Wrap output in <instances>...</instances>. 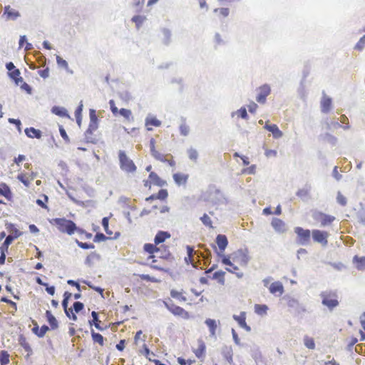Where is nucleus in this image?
I'll use <instances>...</instances> for the list:
<instances>
[{
  "mask_svg": "<svg viewBox=\"0 0 365 365\" xmlns=\"http://www.w3.org/2000/svg\"><path fill=\"white\" fill-rule=\"evenodd\" d=\"M55 225L61 232L73 235L76 230V225L71 220L63 218H54L51 222Z\"/></svg>",
  "mask_w": 365,
  "mask_h": 365,
  "instance_id": "1",
  "label": "nucleus"
},
{
  "mask_svg": "<svg viewBox=\"0 0 365 365\" xmlns=\"http://www.w3.org/2000/svg\"><path fill=\"white\" fill-rule=\"evenodd\" d=\"M118 158L120 162V168L126 173H134L136 171V166L133 161L130 159L125 151L119 150Z\"/></svg>",
  "mask_w": 365,
  "mask_h": 365,
  "instance_id": "2",
  "label": "nucleus"
},
{
  "mask_svg": "<svg viewBox=\"0 0 365 365\" xmlns=\"http://www.w3.org/2000/svg\"><path fill=\"white\" fill-rule=\"evenodd\" d=\"M322 298V303L323 305L327 307L329 310L339 305V301L336 299V294L332 291H324L320 294Z\"/></svg>",
  "mask_w": 365,
  "mask_h": 365,
  "instance_id": "3",
  "label": "nucleus"
},
{
  "mask_svg": "<svg viewBox=\"0 0 365 365\" xmlns=\"http://www.w3.org/2000/svg\"><path fill=\"white\" fill-rule=\"evenodd\" d=\"M232 259L242 267H246L250 259L247 249H239L232 254Z\"/></svg>",
  "mask_w": 365,
  "mask_h": 365,
  "instance_id": "4",
  "label": "nucleus"
},
{
  "mask_svg": "<svg viewBox=\"0 0 365 365\" xmlns=\"http://www.w3.org/2000/svg\"><path fill=\"white\" fill-rule=\"evenodd\" d=\"M294 232L297 235V243L299 245H307L310 242L311 232L309 230L303 229L301 227H296Z\"/></svg>",
  "mask_w": 365,
  "mask_h": 365,
  "instance_id": "5",
  "label": "nucleus"
},
{
  "mask_svg": "<svg viewBox=\"0 0 365 365\" xmlns=\"http://www.w3.org/2000/svg\"><path fill=\"white\" fill-rule=\"evenodd\" d=\"M165 307L174 315L187 318L188 313L183 308L175 305L171 300L164 302Z\"/></svg>",
  "mask_w": 365,
  "mask_h": 365,
  "instance_id": "6",
  "label": "nucleus"
},
{
  "mask_svg": "<svg viewBox=\"0 0 365 365\" xmlns=\"http://www.w3.org/2000/svg\"><path fill=\"white\" fill-rule=\"evenodd\" d=\"M271 93V88L269 85L265 83L257 89V94L256 96V101L261 104H264L267 101V97Z\"/></svg>",
  "mask_w": 365,
  "mask_h": 365,
  "instance_id": "7",
  "label": "nucleus"
},
{
  "mask_svg": "<svg viewBox=\"0 0 365 365\" xmlns=\"http://www.w3.org/2000/svg\"><path fill=\"white\" fill-rule=\"evenodd\" d=\"M312 234L314 242L322 244V246L327 245V237L329 235L327 232L319 230H313Z\"/></svg>",
  "mask_w": 365,
  "mask_h": 365,
  "instance_id": "8",
  "label": "nucleus"
},
{
  "mask_svg": "<svg viewBox=\"0 0 365 365\" xmlns=\"http://www.w3.org/2000/svg\"><path fill=\"white\" fill-rule=\"evenodd\" d=\"M283 299L287 301V306L293 309L297 313L305 312V308L300 304L299 301L290 296H284Z\"/></svg>",
  "mask_w": 365,
  "mask_h": 365,
  "instance_id": "9",
  "label": "nucleus"
},
{
  "mask_svg": "<svg viewBox=\"0 0 365 365\" xmlns=\"http://www.w3.org/2000/svg\"><path fill=\"white\" fill-rule=\"evenodd\" d=\"M160 31L161 34L160 41L162 44L165 46H170L173 41L171 29L166 27H162L160 28Z\"/></svg>",
  "mask_w": 365,
  "mask_h": 365,
  "instance_id": "10",
  "label": "nucleus"
},
{
  "mask_svg": "<svg viewBox=\"0 0 365 365\" xmlns=\"http://www.w3.org/2000/svg\"><path fill=\"white\" fill-rule=\"evenodd\" d=\"M322 98L321 100V110L324 113H327L331 110L332 100L330 97L327 96L324 91L322 92Z\"/></svg>",
  "mask_w": 365,
  "mask_h": 365,
  "instance_id": "11",
  "label": "nucleus"
},
{
  "mask_svg": "<svg viewBox=\"0 0 365 365\" xmlns=\"http://www.w3.org/2000/svg\"><path fill=\"white\" fill-rule=\"evenodd\" d=\"M271 225L276 232L284 233L287 230L286 224L279 218L274 217L272 220Z\"/></svg>",
  "mask_w": 365,
  "mask_h": 365,
  "instance_id": "12",
  "label": "nucleus"
},
{
  "mask_svg": "<svg viewBox=\"0 0 365 365\" xmlns=\"http://www.w3.org/2000/svg\"><path fill=\"white\" fill-rule=\"evenodd\" d=\"M312 186L309 184H306L302 188L298 190L296 195L303 201H307L310 199V191Z\"/></svg>",
  "mask_w": 365,
  "mask_h": 365,
  "instance_id": "13",
  "label": "nucleus"
},
{
  "mask_svg": "<svg viewBox=\"0 0 365 365\" xmlns=\"http://www.w3.org/2000/svg\"><path fill=\"white\" fill-rule=\"evenodd\" d=\"M233 319L238 323L241 328L245 329L247 331H251V327L246 323V314L245 312H242L240 315H233Z\"/></svg>",
  "mask_w": 365,
  "mask_h": 365,
  "instance_id": "14",
  "label": "nucleus"
},
{
  "mask_svg": "<svg viewBox=\"0 0 365 365\" xmlns=\"http://www.w3.org/2000/svg\"><path fill=\"white\" fill-rule=\"evenodd\" d=\"M157 245H153L151 243H146L144 245L143 249L144 250L150 254L148 257V259H152V262L155 263L156 260L155 259V256L153 255L154 253H157L160 252V248L156 247Z\"/></svg>",
  "mask_w": 365,
  "mask_h": 365,
  "instance_id": "15",
  "label": "nucleus"
},
{
  "mask_svg": "<svg viewBox=\"0 0 365 365\" xmlns=\"http://www.w3.org/2000/svg\"><path fill=\"white\" fill-rule=\"evenodd\" d=\"M264 128L268 131L271 132L273 135V138L275 139L280 138L283 135V133L279 129L278 126L275 124L266 123Z\"/></svg>",
  "mask_w": 365,
  "mask_h": 365,
  "instance_id": "16",
  "label": "nucleus"
},
{
  "mask_svg": "<svg viewBox=\"0 0 365 365\" xmlns=\"http://www.w3.org/2000/svg\"><path fill=\"white\" fill-rule=\"evenodd\" d=\"M314 218L321 221L322 226L328 225L335 220L334 217L322 212L317 214V216H315Z\"/></svg>",
  "mask_w": 365,
  "mask_h": 365,
  "instance_id": "17",
  "label": "nucleus"
},
{
  "mask_svg": "<svg viewBox=\"0 0 365 365\" xmlns=\"http://www.w3.org/2000/svg\"><path fill=\"white\" fill-rule=\"evenodd\" d=\"M269 290L270 293L273 294H277L278 293V295L280 296L284 292V287L282 282L277 281L270 284Z\"/></svg>",
  "mask_w": 365,
  "mask_h": 365,
  "instance_id": "18",
  "label": "nucleus"
},
{
  "mask_svg": "<svg viewBox=\"0 0 365 365\" xmlns=\"http://www.w3.org/2000/svg\"><path fill=\"white\" fill-rule=\"evenodd\" d=\"M218 248L221 252H224L228 245V240L225 235H217L215 239Z\"/></svg>",
  "mask_w": 365,
  "mask_h": 365,
  "instance_id": "19",
  "label": "nucleus"
},
{
  "mask_svg": "<svg viewBox=\"0 0 365 365\" xmlns=\"http://www.w3.org/2000/svg\"><path fill=\"white\" fill-rule=\"evenodd\" d=\"M120 236V232H117L115 233L113 237H107L102 232H97L93 238L94 242H101L107 240H116Z\"/></svg>",
  "mask_w": 365,
  "mask_h": 365,
  "instance_id": "20",
  "label": "nucleus"
},
{
  "mask_svg": "<svg viewBox=\"0 0 365 365\" xmlns=\"http://www.w3.org/2000/svg\"><path fill=\"white\" fill-rule=\"evenodd\" d=\"M170 237V234L167 231H158L154 238L155 245L164 242L167 239Z\"/></svg>",
  "mask_w": 365,
  "mask_h": 365,
  "instance_id": "21",
  "label": "nucleus"
},
{
  "mask_svg": "<svg viewBox=\"0 0 365 365\" xmlns=\"http://www.w3.org/2000/svg\"><path fill=\"white\" fill-rule=\"evenodd\" d=\"M51 111L52 113L58 116L70 118V115L67 110L63 107L55 106L52 107Z\"/></svg>",
  "mask_w": 365,
  "mask_h": 365,
  "instance_id": "22",
  "label": "nucleus"
},
{
  "mask_svg": "<svg viewBox=\"0 0 365 365\" xmlns=\"http://www.w3.org/2000/svg\"><path fill=\"white\" fill-rule=\"evenodd\" d=\"M26 135L31 138L40 139L42 136V133L40 130L36 129L33 127L26 128L24 130Z\"/></svg>",
  "mask_w": 365,
  "mask_h": 365,
  "instance_id": "23",
  "label": "nucleus"
},
{
  "mask_svg": "<svg viewBox=\"0 0 365 365\" xmlns=\"http://www.w3.org/2000/svg\"><path fill=\"white\" fill-rule=\"evenodd\" d=\"M160 125L161 121L150 114L145 118V126L147 127V130L149 131L152 130V128L148 127L149 125L159 127Z\"/></svg>",
  "mask_w": 365,
  "mask_h": 365,
  "instance_id": "24",
  "label": "nucleus"
},
{
  "mask_svg": "<svg viewBox=\"0 0 365 365\" xmlns=\"http://www.w3.org/2000/svg\"><path fill=\"white\" fill-rule=\"evenodd\" d=\"M46 317L47 319V322H48V324L51 327V329L52 330H55V329H58V322L57 319H56V317L52 314L51 311L47 310L46 312Z\"/></svg>",
  "mask_w": 365,
  "mask_h": 365,
  "instance_id": "25",
  "label": "nucleus"
},
{
  "mask_svg": "<svg viewBox=\"0 0 365 365\" xmlns=\"http://www.w3.org/2000/svg\"><path fill=\"white\" fill-rule=\"evenodd\" d=\"M0 195L10 200L12 198V192L10 187L4 182L0 184Z\"/></svg>",
  "mask_w": 365,
  "mask_h": 365,
  "instance_id": "26",
  "label": "nucleus"
},
{
  "mask_svg": "<svg viewBox=\"0 0 365 365\" xmlns=\"http://www.w3.org/2000/svg\"><path fill=\"white\" fill-rule=\"evenodd\" d=\"M34 324L35 326L32 329V331L38 337L44 336L46 333L49 330V327L46 324L41 326L40 329L36 323H35Z\"/></svg>",
  "mask_w": 365,
  "mask_h": 365,
  "instance_id": "27",
  "label": "nucleus"
},
{
  "mask_svg": "<svg viewBox=\"0 0 365 365\" xmlns=\"http://www.w3.org/2000/svg\"><path fill=\"white\" fill-rule=\"evenodd\" d=\"M319 138L322 140L327 142L328 143L331 144V145H335L337 143V138L329 133H325L324 134H321L319 135Z\"/></svg>",
  "mask_w": 365,
  "mask_h": 365,
  "instance_id": "28",
  "label": "nucleus"
},
{
  "mask_svg": "<svg viewBox=\"0 0 365 365\" xmlns=\"http://www.w3.org/2000/svg\"><path fill=\"white\" fill-rule=\"evenodd\" d=\"M20 71L18 68H15L14 70L8 72L9 76L14 81L16 85H19V82L23 81V78L20 76Z\"/></svg>",
  "mask_w": 365,
  "mask_h": 365,
  "instance_id": "29",
  "label": "nucleus"
},
{
  "mask_svg": "<svg viewBox=\"0 0 365 365\" xmlns=\"http://www.w3.org/2000/svg\"><path fill=\"white\" fill-rule=\"evenodd\" d=\"M187 178H188L187 175L181 174V173H175L173 175V180L178 185H181L182 184H185L187 182Z\"/></svg>",
  "mask_w": 365,
  "mask_h": 365,
  "instance_id": "30",
  "label": "nucleus"
},
{
  "mask_svg": "<svg viewBox=\"0 0 365 365\" xmlns=\"http://www.w3.org/2000/svg\"><path fill=\"white\" fill-rule=\"evenodd\" d=\"M215 195V199L212 197L211 198V201L214 204H219L222 202V200L224 199L223 194L220 190H215L213 192H210V197Z\"/></svg>",
  "mask_w": 365,
  "mask_h": 365,
  "instance_id": "31",
  "label": "nucleus"
},
{
  "mask_svg": "<svg viewBox=\"0 0 365 365\" xmlns=\"http://www.w3.org/2000/svg\"><path fill=\"white\" fill-rule=\"evenodd\" d=\"M353 262L356 264V267L359 270L365 269V257L354 256Z\"/></svg>",
  "mask_w": 365,
  "mask_h": 365,
  "instance_id": "32",
  "label": "nucleus"
},
{
  "mask_svg": "<svg viewBox=\"0 0 365 365\" xmlns=\"http://www.w3.org/2000/svg\"><path fill=\"white\" fill-rule=\"evenodd\" d=\"M149 179L154 185L160 187H163L165 184V182L161 180L159 176L154 172H150L149 175Z\"/></svg>",
  "mask_w": 365,
  "mask_h": 365,
  "instance_id": "33",
  "label": "nucleus"
},
{
  "mask_svg": "<svg viewBox=\"0 0 365 365\" xmlns=\"http://www.w3.org/2000/svg\"><path fill=\"white\" fill-rule=\"evenodd\" d=\"M91 316L93 318L92 321H89V324L91 326L94 325L96 329H98L100 331L103 330V329L100 326L101 321L98 319V312L93 311L91 312Z\"/></svg>",
  "mask_w": 365,
  "mask_h": 365,
  "instance_id": "34",
  "label": "nucleus"
},
{
  "mask_svg": "<svg viewBox=\"0 0 365 365\" xmlns=\"http://www.w3.org/2000/svg\"><path fill=\"white\" fill-rule=\"evenodd\" d=\"M222 354L229 363L232 361V349L231 346H223L222 349Z\"/></svg>",
  "mask_w": 365,
  "mask_h": 365,
  "instance_id": "35",
  "label": "nucleus"
},
{
  "mask_svg": "<svg viewBox=\"0 0 365 365\" xmlns=\"http://www.w3.org/2000/svg\"><path fill=\"white\" fill-rule=\"evenodd\" d=\"M198 348L194 352L198 359L201 358L205 352L206 346L204 341L202 339L198 340Z\"/></svg>",
  "mask_w": 365,
  "mask_h": 365,
  "instance_id": "36",
  "label": "nucleus"
},
{
  "mask_svg": "<svg viewBox=\"0 0 365 365\" xmlns=\"http://www.w3.org/2000/svg\"><path fill=\"white\" fill-rule=\"evenodd\" d=\"M205 324L208 327L210 335L215 336V331L217 329V322L215 319H207L205 322Z\"/></svg>",
  "mask_w": 365,
  "mask_h": 365,
  "instance_id": "37",
  "label": "nucleus"
},
{
  "mask_svg": "<svg viewBox=\"0 0 365 365\" xmlns=\"http://www.w3.org/2000/svg\"><path fill=\"white\" fill-rule=\"evenodd\" d=\"M235 115L245 120H247L249 117L245 107H241L237 110L232 112L231 117L233 118Z\"/></svg>",
  "mask_w": 365,
  "mask_h": 365,
  "instance_id": "38",
  "label": "nucleus"
},
{
  "mask_svg": "<svg viewBox=\"0 0 365 365\" xmlns=\"http://www.w3.org/2000/svg\"><path fill=\"white\" fill-rule=\"evenodd\" d=\"M145 19L146 18L145 16L135 15L132 17L131 21L135 24L137 29H139L142 26Z\"/></svg>",
  "mask_w": 365,
  "mask_h": 365,
  "instance_id": "39",
  "label": "nucleus"
},
{
  "mask_svg": "<svg viewBox=\"0 0 365 365\" xmlns=\"http://www.w3.org/2000/svg\"><path fill=\"white\" fill-rule=\"evenodd\" d=\"M118 113L124 117L128 121H133L134 118L132 115V112L130 110L127 108H120L118 111Z\"/></svg>",
  "mask_w": 365,
  "mask_h": 365,
  "instance_id": "40",
  "label": "nucleus"
},
{
  "mask_svg": "<svg viewBox=\"0 0 365 365\" xmlns=\"http://www.w3.org/2000/svg\"><path fill=\"white\" fill-rule=\"evenodd\" d=\"M72 294L68 292H65L63 294V299L62 301V307L66 316H68L67 313V309L68 305V301L71 297Z\"/></svg>",
  "mask_w": 365,
  "mask_h": 365,
  "instance_id": "41",
  "label": "nucleus"
},
{
  "mask_svg": "<svg viewBox=\"0 0 365 365\" xmlns=\"http://www.w3.org/2000/svg\"><path fill=\"white\" fill-rule=\"evenodd\" d=\"M225 272L223 271H217L212 274V279H216L217 282L223 285L225 284Z\"/></svg>",
  "mask_w": 365,
  "mask_h": 365,
  "instance_id": "42",
  "label": "nucleus"
},
{
  "mask_svg": "<svg viewBox=\"0 0 365 365\" xmlns=\"http://www.w3.org/2000/svg\"><path fill=\"white\" fill-rule=\"evenodd\" d=\"M56 63L58 65V66L62 67L66 70L67 72L70 73H73V71L70 70L68 68V64L67 61L64 59H63L61 57L57 56H56Z\"/></svg>",
  "mask_w": 365,
  "mask_h": 365,
  "instance_id": "43",
  "label": "nucleus"
},
{
  "mask_svg": "<svg viewBox=\"0 0 365 365\" xmlns=\"http://www.w3.org/2000/svg\"><path fill=\"white\" fill-rule=\"evenodd\" d=\"M7 228H9L10 230V231L12 232V235H11V238L13 239V240L18 238L19 237H20L22 235V232H20L17 228H16L14 225H13L11 223H10L8 225Z\"/></svg>",
  "mask_w": 365,
  "mask_h": 365,
  "instance_id": "44",
  "label": "nucleus"
},
{
  "mask_svg": "<svg viewBox=\"0 0 365 365\" xmlns=\"http://www.w3.org/2000/svg\"><path fill=\"white\" fill-rule=\"evenodd\" d=\"M20 16V13L18 11L12 9L9 12H8L7 15L5 17L6 21H15Z\"/></svg>",
  "mask_w": 365,
  "mask_h": 365,
  "instance_id": "45",
  "label": "nucleus"
},
{
  "mask_svg": "<svg viewBox=\"0 0 365 365\" xmlns=\"http://www.w3.org/2000/svg\"><path fill=\"white\" fill-rule=\"evenodd\" d=\"M100 259V255L97 254L95 252H91L89 255L87 256V257L85 259V264L88 265V267H91L93 264V259Z\"/></svg>",
  "mask_w": 365,
  "mask_h": 365,
  "instance_id": "46",
  "label": "nucleus"
},
{
  "mask_svg": "<svg viewBox=\"0 0 365 365\" xmlns=\"http://www.w3.org/2000/svg\"><path fill=\"white\" fill-rule=\"evenodd\" d=\"M91 336L92 339L94 342L98 343L100 345H103V336L97 332H95L93 330L91 331Z\"/></svg>",
  "mask_w": 365,
  "mask_h": 365,
  "instance_id": "47",
  "label": "nucleus"
},
{
  "mask_svg": "<svg viewBox=\"0 0 365 365\" xmlns=\"http://www.w3.org/2000/svg\"><path fill=\"white\" fill-rule=\"evenodd\" d=\"M182 123L180 125V133L183 136H187L190 133V127L186 124L185 120H182Z\"/></svg>",
  "mask_w": 365,
  "mask_h": 365,
  "instance_id": "48",
  "label": "nucleus"
},
{
  "mask_svg": "<svg viewBox=\"0 0 365 365\" xmlns=\"http://www.w3.org/2000/svg\"><path fill=\"white\" fill-rule=\"evenodd\" d=\"M268 307L265 304H255V311L259 315H264L267 314Z\"/></svg>",
  "mask_w": 365,
  "mask_h": 365,
  "instance_id": "49",
  "label": "nucleus"
},
{
  "mask_svg": "<svg viewBox=\"0 0 365 365\" xmlns=\"http://www.w3.org/2000/svg\"><path fill=\"white\" fill-rule=\"evenodd\" d=\"M9 363V354L6 351H0V364L6 365Z\"/></svg>",
  "mask_w": 365,
  "mask_h": 365,
  "instance_id": "50",
  "label": "nucleus"
},
{
  "mask_svg": "<svg viewBox=\"0 0 365 365\" xmlns=\"http://www.w3.org/2000/svg\"><path fill=\"white\" fill-rule=\"evenodd\" d=\"M252 357L255 359L256 362H257L259 359H262V354L259 350V348L257 346H254L252 349Z\"/></svg>",
  "mask_w": 365,
  "mask_h": 365,
  "instance_id": "51",
  "label": "nucleus"
},
{
  "mask_svg": "<svg viewBox=\"0 0 365 365\" xmlns=\"http://www.w3.org/2000/svg\"><path fill=\"white\" fill-rule=\"evenodd\" d=\"M13 241L14 240L11 238V235H9L6 237V239H5L4 242H3V244L1 245V246L0 247V250H4L5 252H7L9 246L12 243Z\"/></svg>",
  "mask_w": 365,
  "mask_h": 365,
  "instance_id": "52",
  "label": "nucleus"
},
{
  "mask_svg": "<svg viewBox=\"0 0 365 365\" xmlns=\"http://www.w3.org/2000/svg\"><path fill=\"white\" fill-rule=\"evenodd\" d=\"M200 220L202 222V223L206 226V227H209L210 228H212V222L211 220V218L207 215V214H204L201 217H200Z\"/></svg>",
  "mask_w": 365,
  "mask_h": 365,
  "instance_id": "53",
  "label": "nucleus"
},
{
  "mask_svg": "<svg viewBox=\"0 0 365 365\" xmlns=\"http://www.w3.org/2000/svg\"><path fill=\"white\" fill-rule=\"evenodd\" d=\"M304 346L309 349H314L315 348V343L314 339L307 336L304 338Z\"/></svg>",
  "mask_w": 365,
  "mask_h": 365,
  "instance_id": "54",
  "label": "nucleus"
},
{
  "mask_svg": "<svg viewBox=\"0 0 365 365\" xmlns=\"http://www.w3.org/2000/svg\"><path fill=\"white\" fill-rule=\"evenodd\" d=\"M170 296L173 298L179 300L180 302H185L187 300L186 297L182 296L180 292L174 289L170 291Z\"/></svg>",
  "mask_w": 365,
  "mask_h": 365,
  "instance_id": "55",
  "label": "nucleus"
},
{
  "mask_svg": "<svg viewBox=\"0 0 365 365\" xmlns=\"http://www.w3.org/2000/svg\"><path fill=\"white\" fill-rule=\"evenodd\" d=\"M75 242L79 247L83 250L93 249L95 247L94 245L92 243L83 242L77 239L75 240Z\"/></svg>",
  "mask_w": 365,
  "mask_h": 365,
  "instance_id": "56",
  "label": "nucleus"
},
{
  "mask_svg": "<svg viewBox=\"0 0 365 365\" xmlns=\"http://www.w3.org/2000/svg\"><path fill=\"white\" fill-rule=\"evenodd\" d=\"M151 155L157 160H159L163 163H165L167 161L165 156L156 150H153V153H152Z\"/></svg>",
  "mask_w": 365,
  "mask_h": 365,
  "instance_id": "57",
  "label": "nucleus"
},
{
  "mask_svg": "<svg viewBox=\"0 0 365 365\" xmlns=\"http://www.w3.org/2000/svg\"><path fill=\"white\" fill-rule=\"evenodd\" d=\"M102 226L107 235H111L113 234L112 231L109 230V218L108 217H104L102 219Z\"/></svg>",
  "mask_w": 365,
  "mask_h": 365,
  "instance_id": "58",
  "label": "nucleus"
},
{
  "mask_svg": "<svg viewBox=\"0 0 365 365\" xmlns=\"http://www.w3.org/2000/svg\"><path fill=\"white\" fill-rule=\"evenodd\" d=\"M188 158L193 161H196L198 158V153L196 149L190 148L187 150Z\"/></svg>",
  "mask_w": 365,
  "mask_h": 365,
  "instance_id": "59",
  "label": "nucleus"
},
{
  "mask_svg": "<svg viewBox=\"0 0 365 365\" xmlns=\"http://www.w3.org/2000/svg\"><path fill=\"white\" fill-rule=\"evenodd\" d=\"M21 346L24 348V349L27 352V356H29L33 354V351L31 347L30 346L29 344L26 341V339H23L20 342Z\"/></svg>",
  "mask_w": 365,
  "mask_h": 365,
  "instance_id": "60",
  "label": "nucleus"
},
{
  "mask_svg": "<svg viewBox=\"0 0 365 365\" xmlns=\"http://www.w3.org/2000/svg\"><path fill=\"white\" fill-rule=\"evenodd\" d=\"M217 255H218V256L222 257V263L223 264H225V265H227L228 267L233 265V263L230 260V259L232 258V255L231 256H226V255H220V253H218Z\"/></svg>",
  "mask_w": 365,
  "mask_h": 365,
  "instance_id": "61",
  "label": "nucleus"
},
{
  "mask_svg": "<svg viewBox=\"0 0 365 365\" xmlns=\"http://www.w3.org/2000/svg\"><path fill=\"white\" fill-rule=\"evenodd\" d=\"M359 222L365 226V207H362L357 213Z\"/></svg>",
  "mask_w": 365,
  "mask_h": 365,
  "instance_id": "62",
  "label": "nucleus"
},
{
  "mask_svg": "<svg viewBox=\"0 0 365 365\" xmlns=\"http://www.w3.org/2000/svg\"><path fill=\"white\" fill-rule=\"evenodd\" d=\"M336 202L341 206H345L347 203L346 197H344L339 191L337 192Z\"/></svg>",
  "mask_w": 365,
  "mask_h": 365,
  "instance_id": "63",
  "label": "nucleus"
},
{
  "mask_svg": "<svg viewBox=\"0 0 365 365\" xmlns=\"http://www.w3.org/2000/svg\"><path fill=\"white\" fill-rule=\"evenodd\" d=\"M365 47V35H364L356 43L354 48L358 51H362Z\"/></svg>",
  "mask_w": 365,
  "mask_h": 365,
  "instance_id": "64",
  "label": "nucleus"
}]
</instances>
